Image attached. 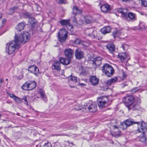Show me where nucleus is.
<instances>
[{
  "label": "nucleus",
  "instance_id": "nucleus-15",
  "mask_svg": "<svg viewBox=\"0 0 147 147\" xmlns=\"http://www.w3.org/2000/svg\"><path fill=\"white\" fill-rule=\"evenodd\" d=\"M100 9L102 12L105 13L108 12L110 10L109 5L108 4H105L100 7Z\"/></svg>",
  "mask_w": 147,
  "mask_h": 147
},
{
  "label": "nucleus",
  "instance_id": "nucleus-40",
  "mask_svg": "<svg viewBox=\"0 0 147 147\" xmlns=\"http://www.w3.org/2000/svg\"><path fill=\"white\" fill-rule=\"evenodd\" d=\"M57 2L59 3H65L66 1V0H56Z\"/></svg>",
  "mask_w": 147,
  "mask_h": 147
},
{
  "label": "nucleus",
  "instance_id": "nucleus-11",
  "mask_svg": "<svg viewBox=\"0 0 147 147\" xmlns=\"http://www.w3.org/2000/svg\"><path fill=\"white\" fill-rule=\"evenodd\" d=\"M86 35L92 38H95L97 36V31L95 30L90 29L86 32Z\"/></svg>",
  "mask_w": 147,
  "mask_h": 147
},
{
  "label": "nucleus",
  "instance_id": "nucleus-55",
  "mask_svg": "<svg viewBox=\"0 0 147 147\" xmlns=\"http://www.w3.org/2000/svg\"><path fill=\"white\" fill-rule=\"evenodd\" d=\"M2 17V15L1 14H0V19H1Z\"/></svg>",
  "mask_w": 147,
  "mask_h": 147
},
{
  "label": "nucleus",
  "instance_id": "nucleus-8",
  "mask_svg": "<svg viewBox=\"0 0 147 147\" xmlns=\"http://www.w3.org/2000/svg\"><path fill=\"white\" fill-rule=\"evenodd\" d=\"M59 23L62 26H66L69 30L73 31V26L70 24L69 20H61L59 21Z\"/></svg>",
  "mask_w": 147,
  "mask_h": 147
},
{
  "label": "nucleus",
  "instance_id": "nucleus-31",
  "mask_svg": "<svg viewBox=\"0 0 147 147\" xmlns=\"http://www.w3.org/2000/svg\"><path fill=\"white\" fill-rule=\"evenodd\" d=\"M69 80L76 83L78 82V78L74 76H71L69 78Z\"/></svg>",
  "mask_w": 147,
  "mask_h": 147
},
{
  "label": "nucleus",
  "instance_id": "nucleus-28",
  "mask_svg": "<svg viewBox=\"0 0 147 147\" xmlns=\"http://www.w3.org/2000/svg\"><path fill=\"white\" fill-rule=\"evenodd\" d=\"M25 15L30 19L29 21L31 24H34L35 23V22H32V20H34V18H31L30 14L28 12L26 13Z\"/></svg>",
  "mask_w": 147,
  "mask_h": 147
},
{
  "label": "nucleus",
  "instance_id": "nucleus-47",
  "mask_svg": "<svg viewBox=\"0 0 147 147\" xmlns=\"http://www.w3.org/2000/svg\"><path fill=\"white\" fill-rule=\"evenodd\" d=\"M9 96L10 97L12 98L14 100L16 97L13 94H9Z\"/></svg>",
  "mask_w": 147,
  "mask_h": 147
},
{
  "label": "nucleus",
  "instance_id": "nucleus-46",
  "mask_svg": "<svg viewBox=\"0 0 147 147\" xmlns=\"http://www.w3.org/2000/svg\"><path fill=\"white\" fill-rule=\"evenodd\" d=\"M17 9V7H14L13 8L10 9V10L11 12H13L14 11Z\"/></svg>",
  "mask_w": 147,
  "mask_h": 147
},
{
  "label": "nucleus",
  "instance_id": "nucleus-52",
  "mask_svg": "<svg viewBox=\"0 0 147 147\" xmlns=\"http://www.w3.org/2000/svg\"><path fill=\"white\" fill-rule=\"evenodd\" d=\"M122 86L123 87V88H124L125 86H126V85L125 84H121Z\"/></svg>",
  "mask_w": 147,
  "mask_h": 147
},
{
  "label": "nucleus",
  "instance_id": "nucleus-22",
  "mask_svg": "<svg viewBox=\"0 0 147 147\" xmlns=\"http://www.w3.org/2000/svg\"><path fill=\"white\" fill-rule=\"evenodd\" d=\"M106 47L110 52L112 54H113V52L114 51L115 49L114 45L112 44H109L107 45Z\"/></svg>",
  "mask_w": 147,
  "mask_h": 147
},
{
  "label": "nucleus",
  "instance_id": "nucleus-7",
  "mask_svg": "<svg viewBox=\"0 0 147 147\" xmlns=\"http://www.w3.org/2000/svg\"><path fill=\"white\" fill-rule=\"evenodd\" d=\"M138 130L139 133H142L144 134L147 130V124L142 121L141 123L138 122Z\"/></svg>",
  "mask_w": 147,
  "mask_h": 147
},
{
  "label": "nucleus",
  "instance_id": "nucleus-48",
  "mask_svg": "<svg viewBox=\"0 0 147 147\" xmlns=\"http://www.w3.org/2000/svg\"><path fill=\"white\" fill-rule=\"evenodd\" d=\"M82 108V107L80 106V105L79 106L78 108L76 107L75 108V109L77 110H81Z\"/></svg>",
  "mask_w": 147,
  "mask_h": 147
},
{
  "label": "nucleus",
  "instance_id": "nucleus-38",
  "mask_svg": "<svg viewBox=\"0 0 147 147\" xmlns=\"http://www.w3.org/2000/svg\"><path fill=\"white\" fill-rule=\"evenodd\" d=\"M139 89L138 88L136 87L133 88L131 91V93L132 94H134L137 92L138 91Z\"/></svg>",
  "mask_w": 147,
  "mask_h": 147
},
{
  "label": "nucleus",
  "instance_id": "nucleus-41",
  "mask_svg": "<svg viewBox=\"0 0 147 147\" xmlns=\"http://www.w3.org/2000/svg\"><path fill=\"white\" fill-rule=\"evenodd\" d=\"M22 100H24V101L25 102V104L26 105H28V101L26 99V96H24L22 98Z\"/></svg>",
  "mask_w": 147,
  "mask_h": 147
},
{
  "label": "nucleus",
  "instance_id": "nucleus-32",
  "mask_svg": "<svg viewBox=\"0 0 147 147\" xmlns=\"http://www.w3.org/2000/svg\"><path fill=\"white\" fill-rule=\"evenodd\" d=\"M22 89L25 90H29V83H25L22 87Z\"/></svg>",
  "mask_w": 147,
  "mask_h": 147
},
{
  "label": "nucleus",
  "instance_id": "nucleus-36",
  "mask_svg": "<svg viewBox=\"0 0 147 147\" xmlns=\"http://www.w3.org/2000/svg\"><path fill=\"white\" fill-rule=\"evenodd\" d=\"M14 100L17 103H21L22 102L21 99L17 96L16 97Z\"/></svg>",
  "mask_w": 147,
  "mask_h": 147
},
{
  "label": "nucleus",
  "instance_id": "nucleus-59",
  "mask_svg": "<svg viewBox=\"0 0 147 147\" xmlns=\"http://www.w3.org/2000/svg\"><path fill=\"white\" fill-rule=\"evenodd\" d=\"M1 114H0V117H1Z\"/></svg>",
  "mask_w": 147,
  "mask_h": 147
},
{
  "label": "nucleus",
  "instance_id": "nucleus-44",
  "mask_svg": "<svg viewBox=\"0 0 147 147\" xmlns=\"http://www.w3.org/2000/svg\"><path fill=\"white\" fill-rule=\"evenodd\" d=\"M107 84L108 85L111 86L113 83H112L111 80L110 79L107 81Z\"/></svg>",
  "mask_w": 147,
  "mask_h": 147
},
{
  "label": "nucleus",
  "instance_id": "nucleus-3",
  "mask_svg": "<svg viewBox=\"0 0 147 147\" xmlns=\"http://www.w3.org/2000/svg\"><path fill=\"white\" fill-rule=\"evenodd\" d=\"M102 70L108 77H110L112 75L114 72L113 67L107 64H105L103 66Z\"/></svg>",
  "mask_w": 147,
  "mask_h": 147
},
{
  "label": "nucleus",
  "instance_id": "nucleus-2",
  "mask_svg": "<svg viewBox=\"0 0 147 147\" xmlns=\"http://www.w3.org/2000/svg\"><path fill=\"white\" fill-rule=\"evenodd\" d=\"M117 11L118 13H121L123 17L128 21L136 19L135 14L131 12L127 13V10L126 9H119Z\"/></svg>",
  "mask_w": 147,
  "mask_h": 147
},
{
  "label": "nucleus",
  "instance_id": "nucleus-53",
  "mask_svg": "<svg viewBox=\"0 0 147 147\" xmlns=\"http://www.w3.org/2000/svg\"><path fill=\"white\" fill-rule=\"evenodd\" d=\"M3 81V80L2 79H0V84Z\"/></svg>",
  "mask_w": 147,
  "mask_h": 147
},
{
  "label": "nucleus",
  "instance_id": "nucleus-35",
  "mask_svg": "<svg viewBox=\"0 0 147 147\" xmlns=\"http://www.w3.org/2000/svg\"><path fill=\"white\" fill-rule=\"evenodd\" d=\"M146 138L144 135V134H143V135L141 137H140V141L142 142H145L146 140Z\"/></svg>",
  "mask_w": 147,
  "mask_h": 147
},
{
  "label": "nucleus",
  "instance_id": "nucleus-29",
  "mask_svg": "<svg viewBox=\"0 0 147 147\" xmlns=\"http://www.w3.org/2000/svg\"><path fill=\"white\" fill-rule=\"evenodd\" d=\"M121 34V32L119 30H116L113 33V36L114 38L119 36Z\"/></svg>",
  "mask_w": 147,
  "mask_h": 147
},
{
  "label": "nucleus",
  "instance_id": "nucleus-33",
  "mask_svg": "<svg viewBox=\"0 0 147 147\" xmlns=\"http://www.w3.org/2000/svg\"><path fill=\"white\" fill-rule=\"evenodd\" d=\"M91 18L88 16H86L84 18V20L86 23H90L91 21Z\"/></svg>",
  "mask_w": 147,
  "mask_h": 147
},
{
  "label": "nucleus",
  "instance_id": "nucleus-39",
  "mask_svg": "<svg viewBox=\"0 0 147 147\" xmlns=\"http://www.w3.org/2000/svg\"><path fill=\"white\" fill-rule=\"evenodd\" d=\"M113 84L115 83L118 80V78L117 77H115V78L111 79H110Z\"/></svg>",
  "mask_w": 147,
  "mask_h": 147
},
{
  "label": "nucleus",
  "instance_id": "nucleus-5",
  "mask_svg": "<svg viewBox=\"0 0 147 147\" xmlns=\"http://www.w3.org/2000/svg\"><path fill=\"white\" fill-rule=\"evenodd\" d=\"M134 98L132 96H127L124 98L123 102L128 108L134 101Z\"/></svg>",
  "mask_w": 147,
  "mask_h": 147
},
{
  "label": "nucleus",
  "instance_id": "nucleus-27",
  "mask_svg": "<svg viewBox=\"0 0 147 147\" xmlns=\"http://www.w3.org/2000/svg\"><path fill=\"white\" fill-rule=\"evenodd\" d=\"M36 86V83L34 81H31L29 83V90H31L35 88Z\"/></svg>",
  "mask_w": 147,
  "mask_h": 147
},
{
  "label": "nucleus",
  "instance_id": "nucleus-4",
  "mask_svg": "<svg viewBox=\"0 0 147 147\" xmlns=\"http://www.w3.org/2000/svg\"><path fill=\"white\" fill-rule=\"evenodd\" d=\"M57 37L59 40L63 42L66 39L67 36V30L65 29H61L58 33Z\"/></svg>",
  "mask_w": 147,
  "mask_h": 147
},
{
  "label": "nucleus",
  "instance_id": "nucleus-45",
  "mask_svg": "<svg viewBox=\"0 0 147 147\" xmlns=\"http://www.w3.org/2000/svg\"><path fill=\"white\" fill-rule=\"evenodd\" d=\"M127 47V45L125 44L122 45V47L124 50H125L126 49Z\"/></svg>",
  "mask_w": 147,
  "mask_h": 147
},
{
  "label": "nucleus",
  "instance_id": "nucleus-20",
  "mask_svg": "<svg viewBox=\"0 0 147 147\" xmlns=\"http://www.w3.org/2000/svg\"><path fill=\"white\" fill-rule=\"evenodd\" d=\"M70 59H65L63 57H61L59 58V61L61 63L65 65H67L69 63Z\"/></svg>",
  "mask_w": 147,
  "mask_h": 147
},
{
  "label": "nucleus",
  "instance_id": "nucleus-49",
  "mask_svg": "<svg viewBox=\"0 0 147 147\" xmlns=\"http://www.w3.org/2000/svg\"><path fill=\"white\" fill-rule=\"evenodd\" d=\"M137 103H140L141 102V100L140 98H137Z\"/></svg>",
  "mask_w": 147,
  "mask_h": 147
},
{
  "label": "nucleus",
  "instance_id": "nucleus-51",
  "mask_svg": "<svg viewBox=\"0 0 147 147\" xmlns=\"http://www.w3.org/2000/svg\"><path fill=\"white\" fill-rule=\"evenodd\" d=\"M6 21V19H4L2 21V24H4Z\"/></svg>",
  "mask_w": 147,
  "mask_h": 147
},
{
  "label": "nucleus",
  "instance_id": "nucleus-58",
  "mask_svg": "<svg viewBox=\"0 0 147 147\" xmlns=\"http://www.w3.org/2000/svg\"><path fill=\"white\" fill-rule=\"evenodd\" d=\"M8 80V79H6V81H7Z\"/></svg>",
  "mask_w": 147,
  "mask_h": 147
},
{
  "label": "nucleus",
  "instance_id": "nucleus-12",
  "mask_svg": "<svg viewBox=\"0 0 147 147\" xmlns=\"http://www.w3.org/2000/svg\"><path fill=\"white\" fill-rule=\"evenodd\" d=\"M73 50L69 48H67L65 50L64 54L69 59H71L72 57L73 53Z\"/></svg>",
  "mask_w": 147,
  "mask_h": 147
},
{
  "label": "nucleus",
  "instance_id": "nucleus-19",
  "mask_svg": "<svg viewBox=\"0 0 147 147\" xmlns=\"http://www.w3.org/2000/svg\"><path fill=\"white\" fill-rule=\"evenodd\" d=\"M90 81L92 84L94 86L97 85L98 82V79L95 76L91 77L90 79Z\"/></svg>",
  "mask_w": 147,
  "mask_h": 147
},
{
  "label": "nucleus",
  "instance_id": "nucleus-34",
  "mask_svg": "<svg viewBox=\"0 0 147 147\" xmlns=\"http://www.w3.org/2000/svg\"><path fill=\"white\" fill-rule=\"evenodd\" d=\"M121 128L122 129L124 130L127 128L128 126L126 124L124 123V122H121Z\"/></svg>",
  "mask_w": 147,
  "mask_h": 147
},
{
  "label": "nucleus",
  "instance_id": "nucleus-43",
  "mask_svg": "<svg viewBox=\"0 0 147 147\" xmlns=\"http://www.w3.org/2000/svg\"><path fill=\"white\" fill-rule=\"evenodd\" d=\"M44 146V147H52L51 143L50 142H48L45 144Z\"/></svg>",
  "mask_w": 147,
  "mask_h": 147
},
{
  "label": "nucleus",
  "instance_id": "nucleus-54",
  "mask_svg": "<svg viewBox=\"0 0 147 147\" xmlns=\"http://www.w3.org/2000/svg\"><path fill=\"white\" fill-rule=\"evenodd\" d=\"M80 84L81 85H82V86H84L85 85V84H82V83H80Z\"/></svg>",
  "mask_w": 147,
  "mask_h": 147
},
{
  "label": "nucleus",
  "instance_id": "nucleus-9",
  "mask_svg": "<svg viewBox=\"0 0 147 147\" xmlns=\"http://www.w3.org/2000/svg\"><path fill=\"white\" fill-rule=\"evenodd\" d=\"M75 55L76 59L80 60L84 57V52L80 49H77L76 50Z\"/></svg>",
  "mask_w": 147,
  "mask_h": 147
},
{
  "label": "nucleus",
  "instance_id": "nucleus-10",
  "mask_svg": "<svg viewBox=\"0 0 147 147\" xmlns=\"http://www.w3.org/2000/svg\"><path fill=\"white\" fill-rule=\"evenodd\" d=\"M28 70L36 76H38L39 74L38 69L35 65H34L29 66L28 68Z\"/></svg>",
  "mask_w": 147,
  "mask_h": 147
},
{
  "label": "nucleus",
  "instance_id": "nucleus-37",
  "mask_svg": "<svg viewBox=\"0 0 147 147\" xmlns=\"http://www.w3.org/2000/svg\"><path fill=\"white\" fill-rule=\"evenodd\" d=\"M142 5L144 7H147V0H141Z\"/></svg>",
  "mask_w": 147,
  "mask_h": 147
},
{
  "label": "nucleus",
  "instance_id": "nucleus-21",
  "mask_svg": "<svg viewBox=\"0 0 147 147\" xmlns=\"http://www.w3.org/2000/svg\"><path fill=\"white\" fill-rule=\"evenodd\" d=\"M124 122L128 127L134 124L138 123L137 122H135L130 119L125 120L124 121Z\"/></svg>",
  "mask_w": 147,
  "mask_h": 147
},
{
  "label": "nucleus",
  "instance_id": "nucleus-24",
  "mask_svg": "<svg viewBox=\"0 0 147 147\" xmlns=\"http://www.w3.org/2000/svg\"><path fill=\"white\" fill-rule=\"evenodd\" d=\"M24 24L23 22H21L18 24L16 28V29L18 31H20L24 29Z\"/></svg>",
  "mask_w": 147,
  "mask_h": 147
},
{
  "label": "nucleus",
  "instance_id": "nucleus-30",
  "mask_svg": "<svg viewBox=\"0 0 147 147\" xmlns=\"http://www.w3.org/2000/svg\"><path fill=\"white\" fill-rule=\"evenodd\" d=\"M39 92L42 99L44 100L45 101H47V97L45 95V92L42 90H40L39 91Z\"/></svg>",
  "mask_w": 147,
  "mask_h": 147
},
{
  "label": "nucleus",
  "instance_id": "nucleus-13",
  "mask_svg": "<svg viewBox=\"0 0 147 147\" xmlns=\"http://www.w3.org/2000/svg\"><path fill=\"white\" fill-rule=\"evenodd\" d=\"M113 127L114 129L113 132L111 133L112 135L115 137L119 136L121 135V132L118 127L116 125H114Z\"/></svg>",
  "mask_w": 147,
  "mask_h": 147
},
{
  "label": "nucleus",
  "instance_id": "nucleus-16",
  "mask_svg": "<svg viewBox=\"0 0 147 147\" xmlns=\"http://www.w3.org/2000/svg\"><path fill=\"white\" fill-rule=\"evenodd\" d=\"M129 110L132 109L134 110H138L140 108V105L138 103L132 104L128 108Z\"/></svg>",
  "mask_w": 147,
  "mask_h": 147
},
{
  "label": "nucleus",
  "instance_id": "nucleus-26",
  "mask_svg": "<svg viewBox=\"0 0 147 147\" xmlns=\"http://www.w3.org/2000/svg\"><path fill=\"white\" fill-rule=\"evenodd\" d=\"M73 12L75 15L80 14L82 13V11L76 6H75L73 8Z\"/></svg>",
  "mask_w": 147,
  "mask_h": 147
},
{
  "label": "nucleus",
  "instance_id": "nucleus-14",
  "mask_svg": "<svg viewBox=\"0 0 147 147\" xmlns=\"http://www.w3.org/2000/svg\"><path fill=\"white\" fill-rule=\"evenodd\" d=\"M60 63L59 61H55L52 66V68L57 71H59L61 69Z\"/></svg>",
  "mask_w": 147,
  "mask_h": 147
},
{
  "label": "nucleus",
  "instance_id": "nucleus-56",
  "mask_svg": "<svg viewBox=\"0 0 147 147\" xmlns=\"http://www.w3.org/2000/svg\"><path fill=\"white\" fill-rule=\"evenodd\" d=\"M16 114L18 116H19L20 115V114L19 113H17Z\"/></svg>",
  "mask_w": 147,
  "mask_h": 147
},
{
  "label": "nucleus",
  "instance_id": "nucleus-50",
  "mask_svg": "<svg viewBox=\"0 0 147 147\" xmlns=\"http://www.w3.org/2000/svg\"><path fill=\"white\" fill-rule=\"evenodd\" d=\"M74 20L73 22H74L76 23H77V21L76 20V19L74 18Z\"/></svg>",
  "mask_w": 147,
  "mask_h": 147
},
{
  "label": "nucleus",
  "instance_id": "nucleus-6",
  "mask_svg": "<svg viewBox=\"0 0 147 147\" xmlns=\"http://www.w3.org/2000/svg\"><path fill=\"white\" fill-rule=\"evenodd\" d=\"M108 98L106 96H101L98 98L97 104L100 108H103L105 107Z\"/></svg>",
  "mask_w": 147,
  "mask_h": 147
},
{
  "label": "nucleus",
  "instance_id": "nucleus-18",
  "mask_svg": "<svg viewBox=\"0 0 147 147\" xmlns=\"http://www.w3.org/2000/svg\"><path fill=\"white\" fill-rule=\"evenodd\" d=\"M102 58L100 57H97L95 58L93 60V63L96 66H99L101 63Z\"/></svg>",
  "mask_w": 147,
  "mask_h": 147
},
{
  "label": "nucleus",
  "instance_id": "nucleus-1",
  "mask_svg": "<svg viewBox=\"0 0 147 147\" xmlns=\"http://www.w3.org/2000/svg\"><path fill=\"white\" fill-rule=\"evenodd\" d=\"M29 36V33L27 32H24L19 36L16 34L15 40L7 43L5 48L6 51L9 55L14 54L15 51L20 48L21 43H24L27 42Z\"/></svg>",
  "mask_w": 147,
  "mask_h": 147
},
{
  "label": "nucleus",
  "instance_id": "nucleus-17",
  "mask_svg": "<svg viewBox=\"0 0 147 147\" xmlns=\"http://www.w3.org/2000/svg\"><path fill=\"white\" fill-rule=\"evenodd\" d=\"M88 108L89 111L91 112H94L97 110L96 105L94 103L91 104Z\"/></svg>",
  "mask_w": 147,
  "mask_h": 147
},
{
  "label": "nucleus",
  "instance_id": "nucleus-25",
  "mask_svg": "<svg viewBox=\"0 0 147 147\" xmlns=\"http://www.w3.org/2000/svg\"><path fill=\"white\" fill-rule=\"evenodd\" d=\"M118 56L119 59L122 61L127 57V55L125 53H119Z\"/></svg>",
  "mask_w": 147,
  "mask_h": 147
},
{
  "label": "nucleus",
  "instance_id": "nucleus-42",
  "mask_svg": "<svg viewBox=\"0 0 147 147\" xmlns=\"http://www.w3.org/2000/svg\"><path fill=\"white\" fill-rule=\"evenodd\" d=\"M81 41L79 39H76L74 41V42L76 44H79L80 43Z\"/></svg>",
  "mask_w": 147,
  "mask_h": 147
},
{
  "label": "nucleus",
  "instance_id": "nucleus-57",
  "mask_svg": "<svg viewBox=\"0 0 147 147\" xmlns=\"http://www.w3.org/2000/svg\"><path fill=\"white\" fill-rule=\"evenodd\" d=\"M70 86L71 88H74V86Z\"/></svg>",
  "mask_w": 147,
  "mask_h": 147
},
{
  "label": "nucleus",
  "instance_id": "nucleus-23",
  "mask_svg": "<svg viewBox=\"0 0 147 147\" xmlns=\"http://www.w3.org/2000/svg\"><path fill=\"white\" fill-rule=\"evenodd\" d=\"M111 30V29L109 27H105L102 28L100 30L101 32L104 34L109 32Z\"/></svg>",
  "mask_w": 147,
  "mask_h": 147
}]
</instances>
